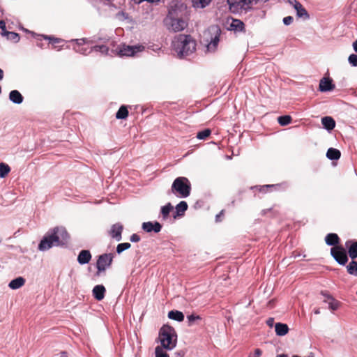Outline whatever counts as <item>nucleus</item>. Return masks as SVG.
Listing matches in <instances>:
<instances>
[{
    "mask_svg": "<svg viewBox=\"0 0 357 357\" xmlns=\"http://www.w3.org/2000/svg\"><path fill=\"white\" fill-rule=\"evenodd\" d=\"M69 42L75 43L73 49L77 53H79L83 55H88L92 52L91 48L82 47L83 45L88 42L87 39L85 38L79 39H72Z\"/></svg>",
    "mask_w": 357,
    "mask_h": 357,
    "instance_id": "10",
    "label": "nucleus"
},
{
    "mask_svg": "<svg viewBox=\"0 0 357 357\" xmlns=\"http://www.w3.org/2000/svg\"><path fill=\"white\" fill-rule=\"evenodd\" d=\"M229 9L234 13L247 11L252 7L251 0H227Z\"/></svg>",
    "mask_w": 357,
    "mask_h": 357,
    "instance_id": "7",
    "label": "nucleus"
},
{
    "mask_svg": "<svg viewBox=\"0 0 357 357\" xmlns=\"http://www.w3.org/2000/svg\"><path fill=\"white\" fill-rule=\"evenodd\" d=\"M10 171V167L3 162L0 163V178H4Z\"/></svg>",
    "mask_w": 357,
    "mask_h": 357,
    "instance_id": "33",
    "label": "nucleus"
},
{
    "mask_svg": "<svg viewBox=\"0 0 357 357\" xmlns=\"http://www.w3.org/2000/svg\"><path fill=\"white\" fill-rule=\"evenodd\" d=\"M319 88L321 92L330 91L335 89V84L329 77H324L320 80Z\"/></svg>",
    "mask_w": 357,
    "mask_h": 357,
    "instance_id": "15",
    "label": "nucleus"
},
{
    "mask_svg": "<svg viewBox=\"0 0 357 357\" xmlns=\"http://www.w3.org/2000/svg\"><path fill=\"white\" fill-rule=\"evenodd\" d=\"M123 227L120 223L114 224L109 231L111 237L115 239L116 241H120L122 238V231Z\"/></svg>",
    "mask_w": 357,
    "mask_h": 357,
    "instance_id": "13",
    "label": "nucleus"
},
{
    "mask_svg": "<svg viewBox=\"0 0 357 357\" xmlns=\"http://www.w3.org/2000/svg\"><path fill=\"white\" fill-rule=\"evenodd\" d=\"M289 3L296 10V15L298 17H305L307 19L309 18V15L307 10L299 1L297 0H294L293 1H289Z\"/></svg>",
    "mask_w": 357,
    "mask_h": 357,
    "instance_id": "14",
    "label": "nucleus"
},
{
    "mask_svg": "<svg viewBox=\"0 0 357 357\" xmlns=\"http://www.w3.org/2000/svg\"><path fill=\"white\" fill-rule=\"evenodd\" d=\"M37 45L40 47H43V45L41 43H38Z\"/></svg>",
    "mask_w": 357,
    "mask_h": 357,
    "instance_id": "58",
    "label": "nucleus"
},
{
    "mask_svg": "<svg viewBox=\"0 0 357 357\" xmlns=\"http://www.w3.org/2000/svg\"><path fill=\"white\" fill-rule=\"evenodd\" d=\"M314 313L315 314H320V309H319V308L314 309Z\"/></svg>",
    "mask_w": 357,
    "mask_h": 357,
    "instance_id": "54",
    "label": "nucleus"
},
{
    "mask_svg": "<svg viewBox=\"0 0 357 357\" xmlns=\"http://www.w3.org/2000/svg\"><path fill=\"white\" fill-rule=\"evenodd\" d=\"M351 243V244L349 247L347 255H349L351 259H355L357 258V241L351 242L348 241L346 242V246H349V244Z\"/></svg>",
    "mask_w": 357,
    "mask_h": 357,
    "instance_id": "24",
    "label": "nucleus"
},
{
    "mask_svg": "<svg viewBox=\"0 0 357 357\" xmlns=\"http://www.w3.org/2000/svg\"><path fill=\"white\" fill-rule=\"evenodd\" d=\"M61 50V47H59L57 50L60 51Z\"/></svg>",
    "mask_w": 357,
    "mask_h": 357,
    "instance_id": "59",
    "label": "nucleus"
},
{
    "mask_svg": "<svg viewBox=\"0 0 357 357\" xmlns=\"http://www.w3.org/2000/svg\"><path fill=\"white\" fill-rule=\"evenodd\" d=\"M91 49H92V51L94 50L96 52H100L102 54H105V55L108 54V52H109V48L106 45H95L93 47H91Z\"/></svg>",
    "mask_w": 357,
    "mask_h": 357,
    "instance_id": "37",
    "label": "nucleus"
},
{
    "mask_svg": "<svg viewBox=\"0 0 357 357\" xmlns=\"http://www.w3.org/2000/svg\"><path fill=\"white\" fill-rule=\"evenodd\" d=\"M222 213V211H221L219 214L216 215L215 219L216 221H218V218H220V215Z\"/></svg>",
    "mask_w": 357,
    "mask_h": 357,
    "instance_id": "55",
    "label": "nucleus"
},
{
    "mask_svg": "<svg viewBox=\"0 0 357 357\" xmlns=\"http://www.w3.org/2000/svg\"><path fill=\"white\" fill-rule=\"evenodd\" d=\"M91 254L88 250H82L77 256V261L79 264L84 265L88 264L91 259Z\"/></svg>",
    "mask_w": 357,
    "mask_h": 357,
    "instance_id": "18",
    "label": "nucleus"
},
{
    "mask_svg": "<svg viewBox=\"0 0 357 357\" xmlns=\"http://www.w3.org/2000/svg\"><path fill=\"white\" fill-rule=\"evenodd\" d=\"M155 357H169V355L165 353L162 347L157 346L155 349Z\"/></svg>",
    "mask_w": 357,
    "mask_h": 357,
    "instance_id": "40",
    "label": "nucleus"
},
{
    "mask_svg": "<svg viewBox=\"0 0 357 357\" xmlns=\"http://www.w3.org/2000/svg\"><path fill=\"white\" fill-rule=\"evenodd\" d=\"M144 49L143 46H129L123 45L120 48L119 54L121 56H134L137 52H141Z\"/></svg>",
    "mask_w": 357,
    "mask_h": 357,
    "instance_id": "11",
    "label": "nucleus"
},
{
    "mask_svg": "<svg viewBox=\"0 0 357 357\" xmlns=\"http://www.w3.org/2000/svg\"><path fill=\"white\" fill-rule=\"evenodd\" d=\"M329 301L328 302V307L329 309H331V310L333 311H335V310H337L340 305V302L338 301L337 300L335 299L334 298H331V299L328 300Z\"/></svg>",
    "mask_w": 357,
    "mask_h": 357,
    "instance_id": "36",
    "label": "nucleus"
},
{
    "mask_svg": "<svg viewBox=\"0 0 357 357\" xmlns=\"http://www.w3.org/2000/svg\"><path fill=\"white\" fill-rule=\"evenodd\" d=\"M353 48L356 52H357V40L353 43Z\"/></svg>",
    "mask_w": 357,
    "mask_h": 357,
    "instance_id": "50",
    "label": "nucleus"
},
{
    "mask_svg": "<svg viewBox=\"0 0 357 357\" xmlns=\"http://www.w3.org/2000/svg\"><path fill=\"white\" fill-rule=\"evenodd\" d=\"M186 6L180 1H172L168 14L164 19V24L169 31L179 32L188 25Z\"/></svg>",
    "mask_w": 357,
    "mask_h": 357,
    "instance_id": "1",
    "label": "nucleus"
},
{
    "mask_svg": "<svg viewBox=\"0 0 357 357\" xmlns=\"http://www.w3.org/2000/svg\"><path fill=\"white\" fill-rule=\"evenodd\" d=\"M185 353L183 351H178L174 353L175 357H183Z\"/></svg>",
    "mask_w": 357,
    "mask_h": 357,
    "instance_id": "49",
    "label": "nucleus"
},
{
    "mask_svg": "<svg viewBox=\"0 0 357 357\" xmlns=\"http://www.w3.org/2000/svg\"><path fill=\"white\" fill-rule=\"evenodd\" d=\"M331 255L341 266H345L349 259L347 252L342 245L333 247L331 249Z\"/></svg>",
    "mask_w": 357,
    "mask_h": 357,
    "instance_id": "6",
    "label": "nucleus"
},
{
    "mask_svg": "<svg viewBox=\"0 0 357 357\" xmlns=\"http://www.w3.org/2000/svg\"><path fill=\"white\" fill-rule=\"evenodd\" d=\"M294 18L291 16H287L283 18L284 24L288 26L293 22Z\"/></svg>",
    "mask_w": 357,
    "mask_h": 357,
    "instance_id": "44",
    "label": "nucleus"
},
{
    "mask_svg": "<svg viewBox=\"0 0 357 357\" xmlns=\"http://www.w3.org/2000/svg\"><path fill=\"white\" fill-rule=\"evenodd\" d=\"M325 242L328 245L330 246H340V238L335 233H329L325 237Z\"/></svg>",
    "mask_w": 357,
    "mask_h": 357,
    "instance_id": "19",
    "label": "nucleus"
},
{
    "mask_svg": "<svg viewBox=\"0 0 357 357\" xmlns=\"http://www.w3.org/2000/svg\"><path fill=\"white\" fill-rule=\"evenodd\" d=\"M3 78V71L0 68V81Z\"/></svg>",
    "mask_w": 357,
    "mask_h": 357,
    "instance_id": "53",
    "label": "nucleus"
},
{
    "mask_svg": "<svg viewBox=\"0 0 357 357\" xmlns=\"http://www.w3.org/2000/svg\"><path fill=\"white\" fill-rule=\"evenodd\" d=\"M341 156V153L338 149L329 148L326 153V157L331 160H338Z\"/></svg>",
    "mask_w": 357,
    "mask_h": 357,
    "instance_id": "26",
    "label": "nucleus"
},
{
    "mask_svg": "<svg viewBox=\"0 0 357 357\" xmlns=\"http://www.w3.org/2000/svg\"><path fill=\"white\" fill-rule=\"evenodd\" d=\"M142 228L144 231L147 233H151L152 231H154L155 233H158L162 229V225L157 221L145 222L142 223Z\"/></svg>",
    "mask_w": 357,
    "mask_h": 357,
    "instance_id": "12",
    "label": "nucleus"
},
{
    "mask_svg": "<svg viewBox=\"0 0 357 357\" xmlns=\"http://www.w3.org/2000/svg\"><path fill=\"white\" fill-rule=\"evenodd\" d=\"M9 100L14 104L20 105L23 102L24 98L19 91L13 90L9 93Z\"/></svg>",
    "mask_w": 357,
    "mask_h": 357,
    "instance_id": "20",
    "label": "nucleus"
},
{
    "mask_svg": "<svg viewBox=\"0 0 357 357\" xmlns=\"http://www.w3.org/2000/svg\"><path fill=\"white\" fill-rule=\"evenodd\" d=\"M289 328L286 324L276 323L275 324V331L278 336H284L288 333Z\"/></svg>",
    "mask_w": 357,
    "mask_h": 357,
    "instance_id": "21",
    "label": "nucleus"
},
{
    "mask_svg": "<svg viewBox=\"0 0 357 357\" xmlns=\"http://www.w3.org/2000/svg\"><path fill=\"white\" fill-rule=\"evenodd\" d=\"M159 338L160 347L167 350H172L176 346L177 335L174 328L168 325H164L160 330Z\"/></svg>",
    "mask_w": 357,
    "mask_h": 357,
    "instance_id": "4",
    "label": "nucleus"
},
{
    "mask_svg": "<svg viewBox=\"0 0 357 357\" xmlns=\"http://www.w3.org/2000/svg\"><path fill=\"white\" fill-rule=\"evenodd\" d=\"M262 354V351L260 349H256L253 354H250L249 357H260Z\"/></svg>",
    "mask_w": 357,
    "mask_h": 357,
    "instance_id": "46",
    "label": "nucleus"
},
{
    "mask_svg": "<svg viewBox=\"0 0 357 357\" xmlns=\"http://www.w3.org/2000/svg\"><path fill=\"white\" fill-rule=\"evenodd\" d=\"M70 238L69 234L63 227H56L50 229L41 239L38 250L46 251L53 246L66 245Z\"/></svg>",
    "mask_w": 357,
    "mask_h": 357,
    "instance_id": "2",
    "label": "nucleus"
},
{
    "mask_svg": "<svg viewBox=\"0 0 357 357\" xmlns=\"http://www.w3.org/2000/svg\"><path fill=\"white\" fill-rule=\"evenodd\" d=\"M227 29L236 32L243 31L245 29V24L240 20L231 18V21L229 23Z\"/></svg>",
    "mask_w": 357,
    "mask_h": 357,
    "instance_id": "16",
    "label": "nucleus"
},
{
    "mask_svg": "<svg viewBox=\"0 0 357 357\" xmlns=\"http://www.w3.org/2000/svg\"><path fill=\"white\" fill-rule=\"evenodd\" d=\"M356 294H357V291H356Z\"/></svg>",
    "mask_w": 357,
    "mask_h": 357,
    "instance_id": "61",
    "label": "nucleus"
},
{
    "mask_svg": "<svg viewBox=\"0 0 357 357\" xmlns=\"http://www.w3.org/2000/svg\"><path fill=\"white\" fill-rule=\"evenodd\" d=\"M211 134V130L209 129H205L204 130H202L199 132L197 135V137L199 139H205L206 137H208Z\"/></svg>",
    "mask_w": 357,
    "mask_h": 357,
    "instance_id": "39",
    "label": "nucleus"
},
{
    "mask_svg": "<svg viewBox=\"0 0 357 357\" xmlns=\"http://www.w3.org/2000/svg\"><path fill=\"white\" fill-rule=\"evenodd\" d=\"M277 357H287V356L285 354H280Z\"/></svg>",
    "mask_w": 357,
    "mask_h": 357,
    "instance_id": "57",
    "label": "nucleus"
},
{
    "mask_svg": "<svg viewBox=\"0 0 357 357\" xmlns=\"http://www.w3.org/2000/svg\"><path fill=\"white\" fill-rule=\"evenodd\" d=\"M6 33L7 39L13 41L14 43H17L20 39V35L17 33L8 31Z\"/></svg>",
    "mask_w": 357,
    "mask_h": 357,
    "instance_id": "35",
    "label": "nucleus"
},
{
    "mask_svg": "<svg viewBox=\"0 0 357 357\" xmlns=\"http://www.w3.org/2000/svg\"><path fill=\"white\" fill-rule=\"evenodd\" d=\"M266 324L269 326V327H273V324H274V318H272V317H270L268 318L267 320H266Z\"/></svg>",
    "mask_w": 357,
    "mask_h": 357,
    "instance_id": "48",
    "label": "nucleus"
},
{
    "mask_svg": "<svg viewBox=\"0 0 357 357\" xmlns=\"http://www.w3.org/2000/svg\"><path fill=\"white\" fill-rule=\"evenodd\" d=\"M105 287L102 284H98L93 287L92 294L97 301H102L105 297Z\"/></svg>",
    "mask_w": 357,
    "mask_h": 357,
    "instance_id": "17",
    "label": "nucleus"
},
{
    "mask_svg": "<svg viewBox=\"0 0 357 357\" xmlns=\"http://www.w3.org/2000/svg\"><path fill=\"white\" fill-rule=\"evenodd\" d=\"M38 40H41V38H43L45 40H48L50 41V43H52V44H57V43H60L61 42H63L64 40L61 38H56L53 36H47V35H38Z\"/></svg>",
    "mask_w": 357,
    "mask_h": 357,
    "instance_id": "29",
    "label": "nucleus"
},
{
    "mask_svg": "<svg viewBox=\"0 0 357 357\" xmlns=\"http://www.w3.org/2000/svg\"><path fill=\"white\" fill-rule=\"evenodd\" d=\"M211 30L214 36L211 37V41L206 45V52L213 53L217 50L221 31L218 26H211Z\"/></svg>",
    "mask_w": 357,
    "mask_h": 357,
    "instance_id": "9",
    "label": "nucleus"
},
{
    "mask_svg": "<svg viewBox=\"0 0 357 357\" xmlns=\"http://www.w3.org/2000/svg\"><path fill=\"white\" fill-rule=\"evenodd\" d=\"M135 3H137V4H139L141 3L142 2H143L144 1H141V0H134Z\"/></svg>",
    "mask_w": 357,
    "mask_h": 357,
    "instance_id": "56",
    "label": "nucleus"
},
{
    "mask_svg": "<svg viewBox=\"0 0 357 357\" xmlns=\"http://www.w3.org/2000/svg\"><path fill=\"white\" fill-rule=\"evenodd\" d=\"M321 294L328 300H330L331 299V298H333L331 294H329L327 291H321Z\"/></svg>",
    "mask_w": 357,
    "mask_h": 357,
    "instance_id": "47",
    "label": "nucleus"
},
{
    "mask_svg": "<svg viewBox=\"0 0 357 357\" xmlns=\"http://www.w3.org/2000/svg\"><path fill=\"white\" fill-rule=\"evenodd\" d=\"M168 318L180 322L183 321L184 314L178 310H171L168 312Z\"/></svg>",
    "mask_w": 357,
    "mask_h": 357,
    "instance_id": "25",
    "label": "nucleus"
},
{
    "mask_svg": "<svg viewBox=\"0 0 357 357\" xmlns=\"http://www.w3.org/2000/svg\"><path fill=\"white\" fill-rule=\"evenodd\" d=\"M131 247L130 243H121L117 245L116 246V252L120 255L123 251L129 249Z\"/></svg>",
    "mask_w": 357,
    "mask_h": 357,
    "instance_id": "38",
    "label": "nucleus"
},
{
    "mask_svg": "<svg viewBox=\"0 0 357 357\" xmlns=\"http://www.w3.org/2000/svg\"><path fill=\"white\" fill-rule=\"evenodd\" d=\"M114 255L112 253H105L100 255L96 262V268L98 270L97 274L105 271L107 268H109L112 264Z\"/></svg>",
    "mask_w": 357,
    "mask_h": 357,
    "instance_id": "8",
    "label": "nucleus"
},
{
    "mask_svg": "<svg viewBox=\"0 0 357 357\" xmlns=\"http://www.w3.org/2000/svg\"><path fill=\"white\" fill-rule=\"evenodd\" d=\"M25 279L21 276L17 277L13 280H12L9 284L8 287L11 289H18L22 287L25 284Z\"/></svg>",
    "mask_w": 357,
    "mask_h": 357,
    "instance_id": "22",
    "label": "nucleus"
},
{
    "mask_svg": "<svg viewBox=\"0 0 357 357\" xmlns=\"http://www.w3.org/2000/svg\"><path fill=\"white\" fill-rule=\"evenodd\" d=\"M347 271L349 275L357 276V261L354 259H351V261L346 266Z\"/></svg>",
    "mask_w": 357,
    "mask_h": 357,
    "instance_id": "27",
    "label": "nucleus"
},
{
    "mask_svg": "<svg viewBox=\"0 0 357 357\" xmlns=\"http://www.w3.org/2000/svg\"><path fill=\"white\" fill-rule=\"evenodd\" d=\"M0 29H1V34L3 36H6V32H8V31L6 30V23L3 20H0Z\"/></svg>",
    "mask_w": 357,
    "mask_h": 357,
    "instance_id": "43",
    "label": "nucleus"
},
{
    "mask_svg": "<svg viewBox=\"0 0 357 357\" xmlns=\"http://www.w3.org/2000/svg\"><path fill=\"white\" fill-rule=\"evenodd\" d=\"M188 321L189 324H192L195 321L201 319V317L199 315L190 314L187 316Z\"/></svg>",
    "mask_w": 357,
    "mask_h": 357,
    "instance_id": "42",
    "label": "nucleus"
},
{
    "mask_svg": "<svg viewBox=\"0 0 357 357\" xmlns=\"http://www.w3.org/2000/svg\"><path fill=\"white\" fill-rule=\"evenodd\" d=\"M1 241H2V239L0 238V243H1Z\"/></svg>",
    "mask_w": 357,
    "mask_h": 357,
    "instance_id": "60",
    "label": "nucleus"
},
{
    "mask_svg": "<svg viewBox=\"0 0 357 357\" xmlns=\"http://www.w3.org/2000/svg\"><path fill=\"white\" fill-rule=\"evenodd\" d=\"M141 238L137 234H133L130 236V240L132 243H137L140 241Z\"/></svg>",
    "mask_w": 357,
    "mask_h": 357,
    "instance_id": "45",
    "label": "nucleus"
},
{
    "mask_svg": "<svg viewBox=\"0 0 357 357\" xmlns=\"http://www.w3.org/2000/svg\"><path fill=\"white\" fill-rule=\"evenodd\" d=\"M188 209V204L185 201L180 202L176 206V213L178 216L183 215L184 212Z\"/></svg>",
    "mask_w": 357,
    "mask_h": 357,
    "instance_id": "30",
    "label": "nucleus"
},
{
    "mask_svg": "<svg viewBox=\"0 0 357 357\" xmlns=\"http://www.w3.org/2000/svg\"><path fill=\"white\" fill-rule=\"evenodd\" d=\"M60 357H68L67 353L65 351H62L60 353Z\"/></svg>",
    "mask_w": 357,
    "mask_h": 357,
    "instance_id": "52",
    "label": "nucleus"
},
{
    "mask_svg": "<svg viewBox=\"0 0 357 357\" xmlns=\"http://www.w3.org/2000/svg\"><path fill=\"white\" fill-rule=\"evenodd\" d=\"M212 0H193L194 6L204 8L206 7L211 3Z\"/></svg>",
    "mask_w": 357,
    "mask_h": 357,
    "instance_id": "34",
    "label": "nucleus"
},
{
    "mask_svg": "<svg viewBox=\"0 0 357 357\" xmlns=\"http://www.w3.org/2000/svg\"><path fill=\"white\" fill-rule=\"evenodd\" d=\"M348 61L351 66L357 67V54H350L348 58Z\"/></svg>",
    "mask_w": 357,
    "mask_h": 357,
    "instance_id": "41",
    "label": "nucleus"
},
{
    "mask_svg": "<svg viewBox=\"0 0 357 357\" xmlns=\"http://www.w3.org/2000/svg\"><path fill=\"white\" fill-rule=\"evenodd\" d=\"M197 43L190 35L179 34L172 41L173 50L180 59L192 54L196 50Z\"/></svg>",
    "mask_w": 357,
    "mask_h": 357,
    "instance_id": "3",
    "label": "nucleus"
},
{
    "mask_svg": "<svg viewBox=\"0 0 357 357\" xmlns=\"http://www.w3.org/2000/svg\"><path fill=\"white\" fill-rule=\"evenodd\" d=\"M278 121L280 126H285L291 123V117L289 115L280 116L278 118Z\"/></svg>",
    "mask_w": 357,
    "mask_h": 357,
    "instance_id": "32",
    "label": "nucleus"
},
{
    "mask_svg": "<svg viewBox=\"0 0 357 357\" xmlns=\"http://www.w3.org/2000/svg\"><path fill=\"white\" fill-rule=\"evenodd\" d=\"M321 123L324 128L328 131H331L335 127V121L331 116H324L321 119Z\"/></svg>",
    "mask_w": 357,
    "mask_h": 357,
    "instance_id": "23",
    "label": "nucleus"
},
{
    "mask_svg": "<svg viewBox=\"0 0 357 357\" xmlns=\"http://www.w3.org/2000/svg\"><path fill=\"white\" fill-rule=\"evenodd\" d=\"M173 206L171 203H168L166 205L162 206L161 214L163 219H167L169 215L170 211L172 210Z\"/></svg>",
    "mask_w": 357,
    "mask_h": 357,
    "instance_id": "31",
    "label": "nucleus"
},
{
    "mask_svg": "<svg viewBox=\"0 0 357 357\" xmlns=\"http://www.w3.org/2000/svg\"><path fill=\"white\" fill-rule=\"evenodd\" d=\"M191 184L188 178L183 176L177 177L171 187L172 193L180 198H186L190 195Z\"/></svg>",
    "mask_w": 357,
    "mask_h": 357,
    "instance_id": "5",
    "label": "nucleus"
},
{
    "mask_svg": "<svg viewBox=\"0 0 357 357\" xmlns=\"http://www.w3.org/2000/svg\"><path fill=\"white\" fill-rule=\"evenodd\" d=\"M128 115V110L126 106L122 105L120 107L116 114V118L117 119H125Z\"/></svg>",
    "mask_w": 357,
    "mask_h": 357,
    "instance_id": "28",
    "label": "nucleus"
},
{
    "mask_svg": "<svg viewBox=\"0 0 357 357\" xmlns=\"http://www.w3.org/2000/svg\"><path fill=\"white\" fill-rule=\"evenodd\" d=\"M272 187H274V185H266L261 187L260 190H261L262 189H264V188H272Z\"/></svg>",
    "mask_w": 357,
    "mask_h": 357,
    "instance_id": "51",
    "label": "nucleus"
}]
</instances>
